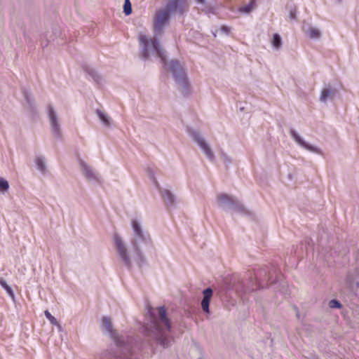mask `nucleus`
Wrapping results in <instances>:
<instances>
[{
	"instance_id": "412c9836",
	"label": "nucleus",
	"mask_w": 359,
	"mask_h": 359,
	"mask_svg": "<svg viewBox=\"0 0 359 359\" xmlns=\"http://www.w3.org/2000/svg\"><path fill=\"white\" fill-rule=\"evenodd\" d=\"M123 12L126 15H128L132 13V6L129 0H125L123 5Z\"/></svg>"
},
{
	"instance_id": "6ab92c4d",
	"label": "nucleus",
	"mask_w": 359,
	"mask_h": 359,
	"mask_svg": "<svg viewBox=\"0 0 359 359\" xmlns=\"http://www.w3.org/2000/svg\"><path fill=\"white\" fill-rule=\"evenodd\" d=\"M0 285L6 291L8 294L13 299L15 297L12 288L8 285L6 280L3 278H0Z\"/></svg>"
},
{
	"instance_id": "7ed1b4c3",
	"label": "nucleus",
	"mask_w": 359,
	"mask_h": 359,
	"mask_svg": "<svg viewBox=\"0 0 359 359\" xmlns=\"http://www.w3.org/2000/svg\"><path fill=\"white\" fill-rule=\"evenodd\" d=\"M131 226L133 230V235L130 243L137 259L142 260L143 256L140 251V245L142 243H147L149 241V235L143 229L137 220L133 219L131 222Z\"/></svg>"
},
{
	"instance_id": "39448f33",
	"label": "nucleus",
	"mask_w": 359,
	"mask_h": 359,
	"mask_svg": "<svg viewBox=\"0 0 359 359\" xmlns=\"http://www.w3.org/2000/svg\"><path fill=\"white\" fill-rule=\"evenodd\" d=\"M79 165L81 175L88 183L93 185L102 184V176L93 167L83 160H79Z\"/></svg>"
},
{
	"instance_id": "423d86ee",
	"label": "nucleus",
	"mask_w": 359,
	"mask_h": 359,
	"mask_svg": "<svg viewBox=\"0 0 359 359\" xmlns=\"http://www.w3.org/2000/svg\"><path fill=\"white\" fill-rule=\"evenodd\" d=\"M188 133L194 141L197 143L205 156L210 161H213L215 159L214 153L212 152L209 144L205 141L200 133L194 129H189Z\"/></svg>"
},
{
	"instance_id": "dca6fc26",
	"label": "nucleus",
	"mask_w": 359,
	"mask_h": 359,
	"mask_svg": "<svg viewBox=\"0 0 359 359\" xmlns=\"http://www.w3.org/2000/svg\"><path fill=\"white\" fill-rule=\"evenodd\" d=\"M306 34L312 39H318L321 36V32L317 27L310 26L306 30Z\"/></svg>"
},
{
	"instance_id": "0eeeda50",
	"label": "nucleus",
	"mask_w": 359,
	"mask_h": 359,
	"mask_svg": "<svg viewBox=\"0 0 359 359\" xmlns=\"http://www.w3.org/2000/svg\"><path fill=\"white\" fill-rule=\"evenodd\" d=\"M113 240L117 253L121 257L122 262L127 267H130L131 265V259L129 255L126 243L122 237L118 233L114 234Z\"/></svg>"
},
{
	"instance_id": "6e6552de",
	"label": "nucleus",
	"mask_w": 359,
	"mask_h": 359,
	"mask_svg": "<svg viewBox=\"0 0 359 359\" xmlns=\"http://www.w3.org/2000/svg\"><path fill=\"white\" fill-rule=\"evenodd\" d=\"M149 176L151 178H153L154 182L156 187V188L158 189L160 194L161 196V198L163 201V203L167 207V208H173L175 207L176 205V197L175 194H173L169 189L161 188L160 187L159 183L158 181L154 178V175L150 173Z\"/></svg>"
},
{
	"instance_id": "20e7f679",
	"label": "nucleus",
	"mask_w": 359,
	"mask_h": 359,
	"mask_svg": "<svg viewBox=\"0 0 359 359\" xmlns=\"http://www.w3.org/2000/svg\"><path fill=\"white\" fill-rule=\"evenodd\" d=\"M217 204L223 210H232L240 212H245V208L241 202L235 196L220 193L217 195Z\"/></svg>"
},
{
	"instance_id": "a211bd4d",
	"label": "nucleus",
	"mask_w": 359,
	"mask_h": 359,
	"mask_svg": "<svg viewBox=\"0 0 359 359\" xmlns=\"http://www.w3.org/2000/svg\"><path fill=\"white\" fill-rule=\"evenodd\" d=\"M271 43L275 50H279L282 46V39L280 36L278 34H274Z\"/></svg>"
},
{
	"instance_id": "a878e982",
	"label": "nucleus",
	"mask_w": 359,
	"mask_h": 359,
	"mask_svg": "<svg viewBox=\"0 0 359 359\" xmlns=\"http://www.w3.org/2000/svg\"><path fill=\"white\" fill-rule=\"evenodd\" d=\"M55 325L57 326V327L58 330H59L60 332H61V331H62V330L61 325L57 322V325Z\"/></svg>"
},
{
	"instance_id": "9b49d317",
	"label": "nucleus",
	"mask_w": 359,
	"mask_h": 359,
	"mask_svg": "<svg viewBox=\"0 0 359 359\" xmlns=\"http://www.w3.org/2000/svg\"><path fill=\"white\" fill-rule=\"evenodd\" d=\"M48 114L49 117L52 133L55 137H60L61 136V130L57 114L53 107H50L48 108Z\"/></svg>"
},
{
	"instance_id": "f257e3e1",
	"label": "nucleus",
	"mask_w": 359,
	"mask_h": 359,
	"mask_svg": "<svg viewBox=\"0 0 359 359\" xmlns=\"http://www.w3.org/2000/svg\"><path fill=\"white\" fill-rule=\"evenodd\" d=\"M170 15V13L165 7L158 10L154 18V36L151 38L142 34L139 35L141 55L144 59L151 57H160L165 68L172 74L182 93L187 95L189 93L190 85L183 65L175 60H172L169 62H165V51L157 39L162 34L164 27L168 22Z\"/></svg>"
},
{
	"instance_id": "bb28decb",
	"label": "nucleus",
	"mask_w": 359,
	"mask_h": 359,
	"mask_svg": "<svg viewBox=\"0 0 359 359\" xmlns=\"http://www.w3.org/2000/svg\"><path fill=\"white\" fill-rule=\"evenodd\" d=\"M198 4H205V0H196Z\"/></svg>"
},
{
	"instance_id": "4468645a",
	"label": "nucleus",
	"mask_w": 359,
	"mask_h": 359,
	"mask_svg": "<svg viewBox=\"0 0 359 359\" xmlns=\"http://www.w3.org/2000/svg\"><path fill=\"white\" fill-rule=\"evenodd\" d=\"M212 292V290L210 287H208L203 291V298L201 302V307L203 311L206 313H210L209 305Z\"/></svg>"
},
{
	"instance_id": "f03ea898",
	"label": "nucleus",
	"mask_w": 359,
	"mask_h": 359,
	"mask_svg": "<svg viewBox=\"0 0 359 359\" xmlns=\"http://www.w3.org/2000/svg\"><path fill=\"white\" fill-rule=\"evenodd\" d=\"M147 315L150 318V325L146 327L147 334L153 337L163 348L168 347L170 341L167 334L170 332L171 326L166 316L165 308L159 307L155 309L148 306Z\"/></svg>"
},
{
	"instance_id": "c756f323",
	"label": "nucleus",
	"mask_w": 359,
	"mask_h": 359,
	"mask_svg": "<svg viewBox=\"0 0 359 359\" xmlns=\"http://www.w3.org/2000/svg\"><path fill=\"white\" fill-rule=\"evenodd\" d=\"M198 359H202V358H198Z\"/></svg>"
},
{
	"instance_id": "2eb2a0df",
	"label": "nucleus",
	"mask_w": 359,
	"mask_h": 359,
	"mask_svg": "<svg viewBox=\"0 0 359 359\" xmlns=\"http://www.w3.org/2000/svg\"><path fill=\"white\" fill-rule=\"evenodd\" d=\"M37 170L42 174H45L46 171V164L45 157L43 156H37L34 159Z\"/></svg>"
},
{
	"instance_id": "9d476101",
	"label": "nucleus",
	"mask_w": 359,
	"mask_h": 359,
	"mask_svg": "<svg viewBox=\"0 0 359 359\" xmlns=\"http://www.w3.org/2000/svg\"><path fill=\"white\" fill-rule=\"evenodd\" d=\"M188 7L187 0H168V4L165 6L170 14L174 13L182 14L187 11Z\"/></svg>"
},
{
	"instance_id": "c85d7f7f",
	"label": "nucleus",
	"mask_w": 359,
	"mask_h": 359,
	"mask_svg": "<svg viewBox=\"0 0 359 359\" xmlns=\"http://www.w3.org/2000/svg\"><path fill=\"white\" fill-rule=\"evenodd\" d=\"M356 285L359 288V282L356 283Z\"/></svg>"
},
{
	"instance_id": "aec40b11",
	"label": "nucleus",
	"mask_w": 359,
	"mask_h": 359,
	"mask_svg": "<svg viewBox=\"0 0 359 359\" xmlns=\"http://www.w3.org/2000/svg\"><path fill=\"white\" fill-rule=\"evenodd\" d=\"M9 189V184L7 180L0 178V192L4 194Z\"/></svg>"
},
{
	"instance_id": "393cba45",
	"label": "nucleus",
	"mask_w": 359,
	"mask_h": 359,
	"mask_svg": "<svg viewBox=\"0 0 359 359\" xmlns=\"http://www.w3.org/2000/svg\"><path fill=\"white\" fill-rule=\"evenodd\" d=\"M289 17L290 19H295L296 18V10L292 9L290 11Z\"/></svg>"
},
{
	"instance_id": "f8f14e48",
	"label": "nucleus",
	"mask_w": 359,
	"mask_h": 359,
	"mask_svg": "<svg viewBox=\"0 0 359 359\" xmlns=\"http://www.w3.org/2000/svg\"><path fill=\"white\" fill-rule=\"evenodd\" d=\"M337 90L336 88L330 84H325L320 92V101L326 102L329 100H332L337 94Z\"/></svg>"
},
{
	"instance_id": "1a4fd4ad",
	"label": "nucleus",
	"mask_w": 359,
	"mask_h": 359,
	"mask_svg": "<svg viewBox=\"0 0 359 359\" xmlns=\"http://www.w3.org/2000/svg\"><path fill=\"white\" fill-rule=\"evenodd\" d=\"M290 135L293 140L301 147L308 150L311 152L320 154H323L322 149L316 146L310 144L307 142H306L303 137L294 130L291 129L290 130Z\"/></svg>"
},
{
	"instance_id": "4be33fe9",
	"label": "nucleus",
	"mask_w": 359,
	"mask_h": 359,
	"mask_svg": "<svg viewBox=\"0 0 359 359\" xmlns=\"http://www.w3.org/2000/svg\"><path fill=\"white\" fill-rule=\"evenodd\" d=\"M254 1H252L248 5L244 6L240 8L241 13H249L253 10Z\"/></svg>"
},
{
	"instance_id": "cd10ccee",
	"label": "nucleus",
	"mask_w": 359,
	"mask_h": 359,
	"mask_svg": "<svg viewBox=\"0 0 359 359\" xmlns=\"http://www.w3.org/2000/svg\"><path fill=\"white\" fill-rule=\"evenodd\" d=\"M25 97L27 100V101L29 102V97H28V96L27 95H25Z\"/></svg>"
},
{
	"instance_id": "b1692460",
	"label": "nucleus",
	"mask_w": 359,
	"mask_h": 359,
	"mask_svg": "<svg viewBox=\"0 0 359 359\" xmlns=\"http://www.w3.org/2000/svg\"><path fill=\"white\" fill-rule=\"evenodd\" d=\"M329 306L330 308L337 309V308L341 307V304L339 303V301H337L336 299H332L330 302Z\"/></svg>"
},
{
	"instance_id": "f3484780",
	"label": "nucleus",
	"mask_w": 359,
	"mask_h": 359,
	"mask_svg": "<svg viewBox=\"0 0 359 359\" xmlns=\"http://www.w3.org/2000/svg\"><path fill=\"white\" fill-rule=\"evenodd\" d=\"M96 114L99 117L100 120L102 122V123L106 126H110L111 125V118L106 114L104 111L101 110H97Z\"/></svg>"
},
{
	"instance_id": "5701e85b",
	"label": "nucleus",
	"mask_w": 359,
	"mask_h": 359,
	"mask_svg": "<svg viewBox=\"0 0 359 359\" xmlns=\"http://www.w3.org/2000/svg\"><path fill=\"white\" fill-rule=\"evenodd\" d=\"M44 314L52 325H57V320L48 310L44 311Z\"/></svg>"
},
{
	"instance_id": "ddd939ff",
	"label": "nucleus",
	"mask_w": 359,
	"mask_h": 359,
	"mask_svg": "<svg viewBox=\"0 0 359 359\" xmlns=\"http://www.w3.org/2000/svg\"><path fill=\"white\" fill-rule=\"evenodd\" d=\"M102 327L104 330L108 332L111 337L116 339L118 345L121 344V341L118 338V334L113 329L111 320L109 318L103 317L102 320Z\"/></svg>"
}]
</instances>
